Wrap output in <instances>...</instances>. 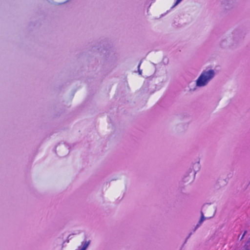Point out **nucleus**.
<instances>
[{"label":"nucleus","instance_id":"obj_1","mask_svg":"<svg viewBox=\"0 0 250 250\" xmlns=\"http://www.w3.org/2000/svg\"><path fill=\"white\" fill-rule=\"evenodd\" d=\"M214 72L213 70L204 71L196 80V85L198 86H204L214 77Z\"/></svg>","mask_w":250,"mask_h":250},{"label":"nucleus","instance_id":"obj_2","mask_svg":"<svg viewBox=\"0 0 250 250\" xmlns=\"http://www.w3.org/2000/svg\"><path fill=\"white\" fill-rule=\"evenodd\" d=\"M89 244V242H85L83 245L80 250H85Z\"/></svg>","mask_w":250,"mask_h":250},{"label":"nucleus","instance_id":"obj_3","mask_svg":"<svg viewBox=\"0 0 250 250\" xmlns=\"http://www.w3.org/2000/svg\"><path fill=\"white\" fill-rule=\"evenodd\" d=\"M204 217L203 214L202 213V216H201V219L199 221V223L201 224L203 222V221H204Z\"/></svg>","mask_w":250,"mask_h":250},{"label":"nucleus","instance_id":"obj_4","mask_svg":"<svg viewBox=\"0 0 250 250\" xmlns=\"http://www.w3.org/2000/svg\"><path fill=\"white\" fill-rule=\"evenodd\" d=\"M182 0H176V4H178V3H179Z\"/></svg>","mask_w":250,"mask_h":250},{"label":"nucleus","instance_id":"obj_5","mask_svg":"<svg viewBox=\"0 0 250 250\" xmlns=\"http://www.w3.org/2000/svg\"><path fill=\"white\" fill-rule=\"evenodd\" d=\"M246 232V231H245V233H244V234H243V236H244V235H245Z\"/></svg>","mask_w":250,"mask_h":250}]
</instances>
